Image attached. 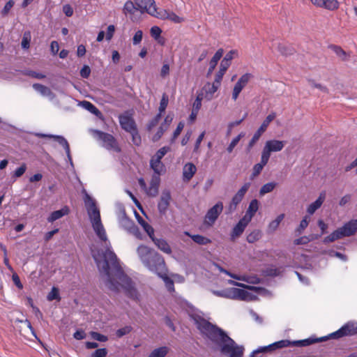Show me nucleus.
I'll return each mask as SVG.
<instances>
[{
	"label": "nucleus",
	"mask_w": 357,
	"mask_h": 357,
	"mask_svg": "<svg viewBox=\"0 0 357 357\" xmlns=\"http://www.w3.org/2000/svg\"><path fill=\"white\" fill-rule=\"evenodd\" d=\"M236 290L237 288L231 287L223 290H215L213 291V294L219 297L236 300Z\"/></svg>",
	"instance_id": "19"
},
{
	"label": "nucleus",
	"mask_w": 357,
	"mask_h": 357,
	"mask_svg": "<svg viewBox=\"0 0 357 357\" xmlns=\"http://www.w3.org/2000/svg\"><path fill=\"white\" fill-rule=\"evenodd\" d=\"M314 5L328 10H335L339 8L337 0H314Z\"/></svg>",
	"instance_id": "18"
},
{
	"label": "nucleus",
	"mask_w": 357,
	"mask_h": 357,
	"mask_svg": "<svg viewBox=\"0 0 357 357\" xmlns=\"http://www.w3.org/2000/svg\"><path fill=\"white\" fill-rule=\"evenodd\" d=\"M22 74L39 79H44L45 77L44 74L31 70H24L22 71Z\"/></svg>",
	"instance_id": "58"
},
{
	"label": "nucleus",
	"mask_w": 357,
	"mask_h": 357,
	"mask_svg": "<svg viewBox=\"0 0 357 357\" xmlns=\"http://www.w3.org/2000/svg\"><path fill=\"white\" fill-rule=\"evenodd\" d=\"M47 299L49 301H52L56 300L57 301H60L61 297L60 296L59 289L56 287H52L51 291L48 293L47 296Z\"/></svg>",
	"instance_id": "45"
},
{
	"label": "nucleus",
	"mask_w": 357,
	"mask_h": 357,
	"mask_svg": "<svg viewBox=\"0 0 357 357\" xmlns=\"http://www.w3.org/2000/svg\"><path fill=\"white\" fill-rule=\"evenodd\" d=\"M337 331L340 338L356 335L357 334V323L354 321H349Z\"/></svg>",
	"instance_id": "11"
},
{
	"label": "nucleus",
	"mask_w": 357,
	"mask_h": 357,
	"mask_svg": "<svg viewBox=\"0 0 357 357\" xmlns=\"http://www.w3.org/2000/svg\"><path fill=\"white\" fill-rule=\"evenodd\" d=\"M220 84L221 82H217L216 79H214V82H213L212 84L208 83L207 85L208 88V89H206V93L212 96L218 91L220 86Z\"/></svg>",
	"instance_id": "55"
},
{
	"label": "nucleus",
	"mask_w": 357,
	"mask_h": 357,
	"mask_svg": "<svg viewBox=\"0 0 357 357\" xmlns=\"http://www.w3.org/2000/svg\"><path fill=\"white\" fill-rule=\"evenodd\" d=\"M276 117L275 112H271L269 114L266 119L264 120L259 128L254 133L252 137L250 140L247 149L249 151L250 149L253 147V146L256 144V142L259 139L260 137L262 134L266 130L268 126L270 123L273 121Z\"/></svg>",
	"instance_id": "7"
},
{
	"label": "nucleus",
	"mask_w": 357,
	"mask_h": 357,
	"mask_svg": "<svg viewBox=\"0 0 357 357\" xmlns=\"http://www.w3.org/2000/svg\"><path fill=\"white\" fill-rule=\"evenodd\" d=\"M229 66H227V64H225V63L220 62L219 70L218 71V73H216L215 77V79H216L217 82H222L223 76L225 75V74L226 71L227 70V69L229 68Z\"/></svg>",
	"instance_id": "48"
},
{
	"label": "nucleus",
	"mask_w": 357,
	"mask_h": 357,
	"mask_svg": "<svg viewBox=\"0 0 357 357\" xmlns=\"http://www.w3.org/2000/svg\"><path fill=\"white\" fill-rule=\"evenodd\" d=\"M83 201L89 220L94 233L101 241H108L105 229L101 220L100 211L97 201L84 188L82 190Z\"/></svg>",
	"instance_id": "3"
},
{
	"label": "nucleus",
	"mask_w": 357,
	"mask_h": 357,
	"mask_svg": "<svg viewBox=\"0 0 357 357\" xmlns=\"http://www.w3.org/2000/svg\"><path fill=\"white\" fill-rule=\"evenodd\" d=\"M108 354V351L106 348L96 349L93 353H91L90 357H106Z\"/></svg>",
	"instance_id": "64"
},
{
	"label": "nucleus",
	"mask_w": 357,
	"mask_h": 357,
	"mask_svg": "<svg viewBox=\"0 0 357 357\" xmlns=\"http://www.w3.org/2000/svg\"><path fill=\"white\" fill-rule=\"evenodd\" d=\"M14 5H15V1L14 0H9V1H8L6 3V4L3 6V8H2V10H1V15L3 17L6 16L9 13L10 9L14 6Z\"/></svg>",
	"instance_id": "61"
},
{
	"label": "nucleus",
	"mask_w": 357,
	"mask_h": 357,
	"mask_svg": "<svg viewBox=\"0 0 357 357\" xmlns=\"http://www.w3.org/2000/svg\"><path fill=\"white\" fill-rule=\"evenodd\" d=\"M245 136V132H241L237 136L234 137L228 146L227 147V151L228 153H231L235 148V146L238 144L239 141Z\"/></svg>",
	"instance_id": "46"
},
{
	"label": "nucleus",
	"mask_w": 357,
	"mask_h": 357,
	"mask_svg": "<svg viewBox=\"0 0 357 357\" xmlns=\"http://www.w3.org/2000/svg\"><path fill=\"white\" fill-rule=\"evenodd\" d=\"M172 200L171 192L169 189H164L160 195V200L158 202V210L160 214L166 213Z\"/></svg>",
	"instance_id": "10"
},
{
	"label": "nucleus",
	"mask_w": 357,
	"mask_h": 357,
	"mask_svg": "<svg viewBox=\"0 0 357 357\" xmlns=\"http://www.w3.org/2000/svg\"><path fill=\"white\" fill-rule=\"evenodd\" d=\"M157 275L163 280L165 284V287L168 291H174L175 289L174 280L165 273V271H162L161 273H159Z\"/></svg>",
	"instance_id": "35"
},
{
	"label": "nucleus",
	"mask_w": 357,
	"mask_h": 357,
	"mask_svg": "<svg viewBox=\"0 0 357 357\" xmlns=\"http://www.w3.org/2000/svg\"><path fill=\"white\" fill-rule=\"evenodd\" d=\"M34 135L39 138H49L53 139L55 142H56L59 144L65 138L63 135H53V134H47L43 132H35Z\"/></svg>",
	"instance_id": "41"
},
{
	"label": "nucleus",
	"mask_w": 357,
	"mask_h": 357,
	"mask_svg": "<svg viewBox=\"0 0 357 357\" xmlns=\"http://www.w3.org/2000/svg\"><path fill=\"white\" fill-rule=\"evenodd\" d=\"M259 205V202L257 199H253L251 200V202L249 204L248 208L246 211V213L245 215H246L247 220L250 222L252 217L255 215V213L258 211Z\"/></svg>",
	"instance_id": "30"
},
{
	"label": "nucleus",
	"mask_w": 357,
	"mask_h": 357,
	"mask_svg": "<svg viewBox=\"0 0 357 357\" xmlns=\"http://www.w3.org/2000/svg\"><path fill=\"white\" fill-rule=\"evenodd\" d=\"M184 234L190 237L195 243L200 245H206L211 242V240L201 234H192L189 231H184Z\"/></svg>",
	"instance_id": "29"
},
{
	"label": "nucleus",
	"mask_w": 357,
	"mask_h": 357,
	"mask_svg": "<svg viewBox=\"0 0 357 357\" xmlns=\"http://www.w3.org/2000/svg\"><path fill=\"white\" fill-rule=\"evenodd\" d=\"M249 222H250L247 220L246 215H244L240 219L232 228L230 234V240L234 241L236 238L239 237L243 233Z\"/></svg>",
	"instance_id": "12"
},
{
	"label": "nucleus",
	"mask_w": 357,
	"mask_h": 357,
	"mask_svg": "<svg viewBox=\"0 0 357 357\" xmlns=\"http://www.w3.org/2000/svg\"><path fill=\"white\" fill-rule=\"evenodd\" d=\"M344 237V234L340 227L333 231L331 234L325 236L323 239V242L326 244L331 242H333L337 239Z\"/></svg>",
	"instance_id": "33"
},
{
	"label": "nucleus",
	"mask_w": 357,
	"mask_h": 357,
	"mask_svg": "<svg viewBox=\"0 0 357 357\" xmlns=\"http://www.w3.org/2000/svg\"><path fill=\"white\" fill-rule=\"evenodd\" d=\"M263 275L268 277H277L280 275V271L277 268L268 267L263 271Z\"/></svg>",
	"instance_id": "54"
},
{
	"label": "nucleus",
	"mask_w": 357,
	"mask_h": 357,
	"mask_svg": "<svg viewBox=\"0 0 357 357\" xmlns=\"http://www.w3.org/2000/svg\"><path fill=\"white\" fill-rule=\"evenodd\" d=\"M132 330H133V328L131 326H130V325L125 326L122 328L117 329L115 332V335H116V337L121 338L123 336L129 334L130 332H132Z\"/></svg>",
	"instance_id": "50"
},
{
	"label": "nucleus",
	"mask_w": 357,
	"mask_h": 357,
	"mask_svg": "<svg viewBox=\"0 0 357 357\" xmlns=\"http://www.w3.org/2000/svg\"><path fill=\"white\" fill-rule=\"evenodd\" d=\"M340 228L344 237L354 235L357 231V219H351L344 222Z\"/></svg>",
	"instance_id": "17"
},
{
	"label": "nucleus",
	"mask_w": 357,
	"mask_h": 357,
	"mask_svg": "<svg viewBox=\"0 0 357 357\" xmlns=\"http://www.w3.org/2000/svg\"><path fill=\"white\" fill-rule=\"evenodd\" d=\"M261 237V232L259 229H255L248 234L246 237V241L249 243H254L256 241H259Z\"/></svg>",
	"instance_id": "44"
},
{
	"label": "nucleus",
	"mask_w": 357,
	"mask_h": 357,
	"mask_svg": "<svg viewBox=\"0 0 357 357\" xmlns=\"http://www.w3.org/2000/svg\"><path fill=\"white\" fill-rule=\"evenodd\" d=\"M26 165L22 163L20 167L15 169L13 173L12 177L14 178L21 177L26 172Z\"/></svg>",
	"instance_id": "57"
},
{
	"label": "nucleus",
	"mask_w": 357,
	"mask_h": 357,
	"mask_svg": "<svg viewBox=\"0 0 357 357\" xmlns=\"http://www.w3.org/2000/svg\"><path fill=\"white\" fill-rule=\"evenodd\" d=\"M170 147L168 146H165L159 149L155 154V159H156V162L158 163L160 161H161L162 158L167 154L168 151H169Z\"/></svg>",
	"instance_id": "51"
},
{
	"label": "nucleus",
	"mask_w": 357,
	"mask_h": 357,
	"mask_svg": "<svg viewBox=\"0 0 357 357\" xmlns=\"http://www.w3.org/2000/svg\"><path fill=\"white\" fill-rule=\"evenodd\" d=\"M244 86L243 85H241L240 84V82H236L235 84H234V89H233V91H232V99L234 100H236L240 93L241 92V91L243 89Z\"/></svg>",
	"instance_id": "60"
},
{
	"label": "nucleus",
	"mask_w": 357,
	"mask_h": 357,
	"mask_svg": "<svg viewBox=\"0 0 357 357\" xmlns=\"http://www.w3.org/2000/svg\"><path fill=\"white\" fill-rule=\"evenodd\" d=\"M222 211L223 203L219 201L207 211L204 218V225L207 227H212Z\"/></svg>",
	"instance_id": "6"
},
{
	"label": "nucleus",
	"mask_w": 357,
	"mask_h": 357,
	"mask_svg": "<svg viewBox=\"0 0 357 357\" xmlns=\"http://www.w3.org/2000/svg\"><path fill=\"white\" fill-rule=\"evenodd\" d=\"M137 9V5H135V2L133 3L132 1L128 0L126 1L123 6V13L125 14H134Z\"/></svg>",
	"instance_id": "47"
},
{
	"label": "nucleus",
	"mask_w": 357,
	"mask_h": 357,
	"mask_svg": "<svg viewBox=\"0 0 357 357\" xmlns=\"http://www.w3.org/2000/svg\"><path fill=\"white\" fill-rule=\"evenodd\" d=\"M137 9L142 13H149V8L153 6L155 3L154 0H134Z\"/></svg>",
	"instance_id": "27"
},
{
	"label": "nucleus",
	"mask_w": 357,
	"mask_h": 357,
	"mask_svg": "<svg viewBox=\"0 0 357 357\" xmlns=\"http://www.w3.org/2000/svg\"><path fill=\"white\" fill-rule=\"evenodd\" d=\"M118 118L121 128L126 132H130L137 128L135 119L128 111L119 114Z\"/></svg>",
	"instance_id": "8"
},
{
	"label": "nucleus",
	"mask_w": 357,
	"mask_h": 357,
	"mask_svg": "<svg viewBox=\"0 0 357 357\" xmlns=\"http://www.w3.org/2000/svg\"><path fill=\"white\" fill-rule=\"evenodd\" d=\"M169 351V349L166 346H162L154 349L148 357H165Z\"/></svg>",
	"instance_id": "40"
},
{
	"label": "nucleus",
	"mask_w": 357,
	"mask_h": 357,
	"mask_svg": "<svg viewBox=\"0 0 357 357\" xmlns=\"http://www.w3.org/2000/svg\"><path fill=\"white\" fill-rule=\"evenodd\" d=\"M93 258L98 268L106 275L105 285L110 291L117 294L121 288L128 298L136 303L141 301V295L136 283L124 272L119 259L112 250L109 242L105 251L98 252V256L93 255Z\"/></svg>",
	"instance_id": "1"
},
{
	"label": "nucleus",
	"mask_w": 357,
	"mask_h": 357,
	"mask_svg": "<svg viewBox=\"0 0 357 357\" xmlns=\"http://www.w3.org/2000/svg\"><path fill=\"white\" fill-rule=\"evenodd\" d=\"M32 87L36 91L38 92L43 96L50 98V100H52L55 97V95L52 90L47 86L42 84L35 83L33 84Z\"/></svg>",
	"instance_id": "25"
},
{
	"label": "nucleus",
	"mask_w": 357,
	"mask_h": 357,
	"mask_svg": "<svg viewBox=\"0 0 357 357\" xmlns=\"http://www.w3.org/2000/svg\"><path fill=\"white\" fill-rule=\"evenodd\" d=\"M278 50L282 55L285 56L292 55L295 52V50L292 46L288 45L285 43H279L278 45Z\"/></svg>",
	"instance_id": "39"
},
{
	"label": "nucleus",
	"mask_w": 357,
	"mask_h": 357,
	"mask_svg": "<svg viewBox=\"0 0 357 357\" xmlns=\"http://www.w3.org/2000/svg\"><path fill=\"white\" fill-rule=\"evenodd\" d=\"M284 218V214L282 213L277 216V218L272 220L268 226V230L269 232H273L275 231L279 227L280 222L282 221V220Z\"/></svg>",
	"instance_id": "43"
},
{
	"label": "nucleus",
	"mask_w": 357,
	"mask_h": 357,
	"mask_svg": "<svg viewBox=\"0 0 357 357\" xmlns=\"http://www.w3.org/2000/svg\"><path fill=\"white\" fill-rule=\"evenodd\" d=\"M246 289L252 291V292L263 296H268L271 295V292L263 287L259 286H252V285H248L246 287Z\"/></svg>",
	"instance_id": "37"
},
{
	"label": "nucleus",
	"mask_w": 357,
	"mask_h": 357,
	"mask_svg": "<svg viewBox=\"0 0 357 357\" xmlns=\"http://www.w3.org/2000/svg\"><path fill=\"white\" fill-rule=\"evenodd\" d=\"M278 185V183L271 181L267 183H265L261 186L259 190V195L264 196V195L272 192Z\"/></svg>",
	"instance_id": "42"
},
{
	"label": "nucleus",
	"mask_w": 357,
	"mask_h": 357,
	"mask_svg": "<svg viewBox=\"0 0 357 357\" xmlns=\"http://www.w3.org/2000/svg\"><path fill=\"white\" fill-rule=\"evenodd\" d=\"M327 254L329 257H337L339 259H340L343 262H346L348 261V257L347 256L342 253V252H338V251H335L333 249L331 250H328L327 251Z\"/></svg>",
	"instance_id": "49"
},
{
	"label": "nucleus",
	"mask_w": 357,
	"mask_h": 357,
	"mask_svg": "<svg viewBox=\"0 0 357 357\" xmlns=\"http://www.w3.org/2000/svg\"><path fill=\"white\" fill-rule=\"evenodd\" d=\"M285 342H284V340H282L276 341L266 346L259 347L258 348L252 351V353L250 355V357H259L258 356V354H259L271 353L275 350L284 348Z\"/></svg>",
	"instance_id": "9"
},
{
	"label": "nucleus",
	"mask_w": 357,
	"mask_h": 357,
	"mask_svg": "<svg viewBox=\"0 0 357 357\" xmlns=\"http://www.w3.org/2000/svg\"><path fill=\"white\" fill-rule=\"evenodd\" d=\"M328 48L331 50L336 56L342 61H349L350 59V54L344 51L340 46L336 45H329Z\"/></svg>",
	"instance_id": "24"
},
{
	"label": "nucleus",
	"mask_w": 357,
	"mask_h": 357,
	"mask_svg": "<svg viewBox=\"0 0 357 357\" xmlns=\"http://www.w3.org/2000/svg\"><path fill=\"white\" fill-rule=\"evenodd\" d=\"M285 342V347H303L306 346H309L312 344V335L308 337L306 339L298 340H284Z\"/></svg>",
	"instance_id": "22"
},
{
	"label": "nucleus",
	"mask_w": 357,
	"mask_h": 357,
	"mask_svg": "<svg viewBox=\"0 0 357 357\" xmlns=\"http://www.w3.org/2000/svg\"><path fill=\"white\" fill-rule=\"evenodd\" d=\"M286 144V141L278 139H268L266 142L264 149L271 154L272 152L282 151Z\"/></svg>",
	"instance_id": "13"
},
{
	"label": "nucleus",
	"mask_w": 357,
	"mask_h": 357,
	"mask_svg": "<svg viewBox=\"0 0 357 357\" xmlns=\"http://www.w3.org/2000/svg\"><path fill=\"white\" fill-rule=\"evenodd\" d=\"M79 105L82 106L84 109L89 111L92 114L98 117L99 119L102 118V114L100 110L92 102L88 100H82L79 102Z\"/></svg>",
	"instance_id": "21"
},
{
	"label": "nucleus",
	"mask_w": 357,
	"mask_h": 357,
	"mask_svg": "<svg viewBox=\"0 0 357 357\" xmlns=\"http://www.w3.org/2000/svg\"><path fill=\"white\" fill-rule=\"evenodd\" d=\"M59 145L62 146L64 149L67 157V161L69 162L72 169H75L74 164L70 153V147L68 140L66 138H64Z\"/></svg>",
	"instance_id": "36"
},
{
	"label": "nucleus",
	"mask_w": 357,
	"mask_h": 357,
	"mask_svg": "<svg viewBox=\"0 0 357 357\" xmlns=\"http://www.w3.org/2000/svg\"><path fill=\"white\" fill-rule=\"evenodd\" d=\"M200 333L218 346L220 353L228 357H243L244 347L239 345L227 333L202 317L195 319Z\"/></svg>",
	"instance_id": "2"
},
{
	"label": "nucleus",
	"mask_w": 357,
	"mask_h": 357,
	"mask_svg": "<svg viewBox=\"0 0 357 357\" xmlns=\"http://www.w3.org/2000/svg\"><path fill=\"white\" fill-rule=\"evenodd\" d=\"M70 209L69 206L65 205L60 209L51 212L48 217L47 218V221L49 223H53L56 220L62 218L65 215H68L70 213Z\"/></svg>",
	"instance_id": "14"
},
{
	"label": "nucleus",
	"mask_w": 357,
	"mask_h": 357,
	"mask_svg": "<svg viewBox=\"0 0 357 357\" xmlns=\"http://www.w3.org/2000/svg\"><path fill=\"white\" fill-rule=\"evenodd\" d=\"M132 137V142L134 145L139 146L142 144V138L139 133L138 128H136L135 130H133L129 132Z\"/></svg>",
	"instance_id": "52"
},
{
	"label": "nucleus",
	"mask_w": 357,
	"mask_h": 357,
	"mask_svg": "<svg viewBox=\"0 0 357 357\" xmlns=\"http://www.w3.org/2000/svg\"><path fill=\"white\" fill-rule=\"evenodd\" d=\"M150 167L153 169L154 174L160 175L164 171L165 165L160 161L158 163L156 162V159L152 158L150 160Z\"/></svg>",
	"instance_id": "38"
},
{
	"label": "nucleus",
	"mask_w": 357,
	"mask_h": 357,
	"mask_svg": "<svg viewBox=\"0 0 357 357\" xmlns=\"http://www.w3.org/2000/svg\"><path fill=\"white\" fill-rule=\"evenodd\" d=\"M135 217L138 223L142 226L144 231L147 234V235L149 237H151V236H153L154 233L153 228L137 212H135Z\"/></svg>",
	"instance_id": "31"
},
{
	"label": "nucleus",
	"mask_w": 357,
	"mask_h": 357,
	"mask_svg": "<svg viewBox=\"0 0 357 357\" xmlns=\"http://www.w3.org/2000/svg\"><path fill=\"white\" fill-rule=\"evenodd\" d=\"M224 51L222 48L218 49L216 52L214 54L213 56L209 62V68L208 70V74L211 73L214 69L215 68L218 62L220 60V59L222 57Z\"/></svg>",
	"instance_id": "32"
},
{
	"label": "nucleus",
	"mask_w": 357,
	"mask_h": 357,
	"mask_svg": "<svg viewBox=\"0 0 357 357\" xmlns=\"http://www.w3.org/2000/svg\"><path fill=\"white\" fill-rule=\"evenodd\" d=\"M155 250L146 245H141L137 248V252L141 261L143 263Z\"/></svg>",
	"instance_id": "34"
},
{
	"label": "nucleus",
	"mask_w": 357,
	"mask_h": 357,
	"mask_svg": "<svg viewBox=\"0 0 357 357\" xmlns=\"http://www.w3.org/2000/svg\"><path fill=\"white\" fill-rule=\"evenodd\" d=\"M197 171L196 166L192 162H188L183 169V179L189 181L195 175Z\"/></svg>",
	"instance_id": "26"
},
{
	"label": "nucleus",
	"mask_w": 357,
	"mask_h": 357,
	"mask_svg": "<svg viewBox=\"0 0 357 357\" xmlns=\"http://www.w3.org/2000/svg\"><path fill=\"white\" fill-rule=\"evenodd\" d=\"M149 14L162 20H167L168 17V10L157 8L155 4L149 8Z\"/></svg>",
	"instance_id": "28"
},
{
	"label": "nucleus",
	"mask_w": 357,
	"mask_h": 357,
	"mask_svg": "<svg viewBox=\"0 0 357 357\" xmlns=\"http://www.w3.org/2000/svg\"><path fill=\"white\" fill-rule=\"evenodd\" d=\"M157 248L166 254L172 253V248L167 241L164 238H155L154 234L150 237Z\"/></svg>",
	"instance_id": "20"
},
{
	"label": "nucleus",
	"mask_w": 357,
	"mask_h": 357,
	"mask_svg": "<svg viewBox=\"0 0 357 357\" xmlns=\"http://www.w3.org/2000/svg\"><path fill=\"white\" fill-rule=\"evenodd\" d=\"M162 117V114L158 113L153 119H151L149 123H147V129L151 130L153 128H154L160 121V119Z\"/></svg>",
	"instance_id": "63"
},
{
	"label": "nucleus",
	"mask_w": 357,
	"mask_h": 357,
	"mask_svg": "<svg viewBox=\"0 0 357 357\" xmlns=\"http://www.w3.org/2000/svg\"><path fill=\"white\" fill-rule=\"evenodd\" d=\"M93 132L96 137L100 141L101 146L106 150L114 151L116 153L121 151V149L119 146L117 140L112 134L100 130H94Z\"/></svg>",
	"instance_id": "5"
},
{
	"label": "nucleus",
	"mask_w": 357,
	"mask_h": 357,
	"mask_svg": "<svg viewBox=\"0 0 357 357\" xmlns=\"http://www.w3.org/2000/svg\"><path fill=\"white\" fill-rule=\"evenodd\" d=\"M326 199V192L322 191L320 192L319 197L314 201V213L315 211L319 209L321 205L323 204L324 200Z\"/></svg>",
	"instance_id": "53"
},
{
	"label": "nucleus",
	"mask_w": 357,
	"mask_h": 357,
	"mask_svg": "<svg viewBox=\"0 0 357 357\" xmlns=\"http://www.w3.org/2000/svg\"><path fill=\"white\" fill-rule=\"evenodd\" d=\"M264 167V166L262 165L261 164H260L259 162L255 164L252 168V172L250 175V179L252 180L256 176H257L261 172Z\"/></svg>",
	"instance_id": "59"
},
{
	"label": "nucleus",
	"mask_w": 357,
	"mask_h": 357,
	"mask_svg": "<svg viewBox=\"0 0 357 357\" xmlns=\"http://www.w3.org/2000/svg\"><path fill=\"white\" fill-rule=\"evenodd\" d=\"M236 300L245 301H255L258 299L257 295L245 288H237Z\"/></svg>",
	"instance_id": "15"
},
{
	"label": "nucleus",
	"mask_w": 357,
	"mask_h": 357,
	"mask_svg": "<svg viewBox=\"0 0 357 357\" xmlns=\"http://www.w3.org/2000/svg\"><path fill=\"white\" fill-rule=\"evenodd\" d=\"M123 221H125L128 224V227H126V229L130 233L135 235L137 238L142 239V232L140 231L139 228L138 227L137 225L135 224V222L132 220L129 219L126 214L123 219Z\"/></svg>",
	"instance_id": "23"
},
{
	"label": "nucleus",
	"mask_w": 357,
	"mask_h": 357,
	"mask_svg": "<svg viewBox=\"0 0 357 357\" xmlns=\"http://www.w3.org/2000/svg\"><path fill=\"white\" fill-rule=\"evenodd\" d=\"M143 264L151 272L156 275L166 271V266L163 257L158 252L154 251L145 261Z\"/></svg>",
	"instance_id": "4"
},
{
	"label": "nucleus",
	"mask_w": 357,
	"mask_h": 357,
	"mask_svg": "<svg viewBox=\"0 0 357 357\" xmlns=\"http://www.w3.org/2000/svg\"><path fill=\"white\" fill-rule=\"evenodd\" d=\"M90 335L93 340L100 342H105L108 340V337L107 335L96 331H91Z\"/></svg>",
	"instance_id": "56"
},
{
	"label": "nucleus",
	"mask_w": 357,
	"mask_h": 357,
	"mask_svg": "<svg viewBox=\"0 0 357 357\" xmlns=\"http://www.w3.org/2000/svg\"><path fill=\"white\" fill-rule=\"evenodd\" d=\"M236 52V51L234 50L229 51L225 55V56H224L223 59L221 61V62L230 66L231 61L234 59V55Z\"/></svg>",
	"instance_id": "62"
},
{
	"label": "nucleus",
	"mask_w": 357,
	"mask_h": 357,
	"mask_svg": "<svg viewBox=\"0 0 357 357\" xmlns=\"http://www.w3.org/2000/svg\"><path fill=\"white\" fill-rule=\"evenodd\" d=\"M160 183V178L158 174H153L150 181V186L146 190V194L151 197H155L158 193V188Z\"/></svg>",
	"instance_id": "16"
}]
</instances>
